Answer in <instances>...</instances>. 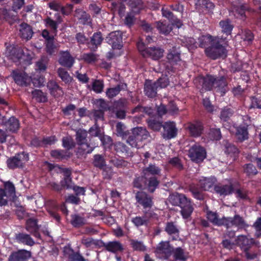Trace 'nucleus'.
I'll list each match as a JSON object with an SVG mask.
<instances>
[{"label": "nucleus", "instance_id": "f257e3e1", "mask_svg": "<svg viewBox=\"0 0 261 261\" xmlns=\"http://www.w3.org/2000/svg\"><path fill=\"white\" fill-rule=\"evenodd\" d=\"M216 181L215 177H202L199 179L197 184H191L189 186V190L195 198L203 200L204 199L203 191L209 190L214 186Z\"/></svg>", "mask_w": 261, "mask_h": 261}, {"label": "nucleus", "instance_id": "f03ea898", "mask_svg": "<svg viewBox=\"0 0 261 261\" xmlns=\"http://www.w3.org/2000/svg\"><path fill=\"white\" fill-rule=\"evenodd\" d=\"M88 132L80 128L76 131L75 140L78 145L76 154L78 156H83L91 153L96 146L89 143L87 140Z\"/></svg>", "mask_w": 261, "mask_h": 261}, {"label": "nucleus", "instance_id": "7ed1b4c3", "mask_svg": "<svg viewBox=\"0 0 261 261\" xmlns=\"http://www.w3.org/2000/svg\"><path fill=\"white\" fill-rule=\"evenodd\" d=\"M222 38L217 37L207 47L205 48L207 57L215 60L219 58H224L227 56V50L224 46L221 44Z\"/></svg>", "mask_w": 261, "mask_h": 261}, {"label": "nucleus", "instance_id": "20e7f679", "mask_svg": "<svg viewBox=\"0 0 261 261\" xmlns=\"http://www.w3.org/2000/svg\"><path fill=\"white\" fill-rule=\"evenodd\" d=\"M188 156L193 162L199 163L206 158V151L203 147L195 144L189 148Z\"/></svg>", "mask_w": 261, "mask_h": 261}, {"label": "nucleus", "instance_id": "39448f33", "mask_svg": "<svg viewBox=\"0 0 261 261\" xmlns=\"http://www.w3.org/2000/svg\"><path fill=\"white\" fill-rule=\"evenodd\" d=\"M29 160L28 154L22 152L16 154L15 156L8 158L7 160V167L10 169L22 168Z\"/></svg>", "mask_w": 261, "mask_h": 261}, {"label": "nucleus", "instance_id": "423d86ee", "mask_svg": "<svg viewBox=\"0 0 261 261\" xmlns=\"http://www.w3.org/2000/svg\"><path fill=\"white\" fill-rule=\"evenodd\" d=\"M173 248L169 241H162L155 247L154 253L156 256L162 259H168L172 254Z\"/></svg>", "mask_w": 261, "mask_h": 261}, {"label": "nucleus", "instance_id": "0eeeda50", "mask_svg": "<svg viewBox=\"0 0 261 261\" xmlns=\"http://www.w3.org/2000/svg\"><path fill=\"white\" fill-rule=\"evenodd\" d=\"M137 203L144 210H151L153 205V197L144 191H138L135 195Z\"/></svg>", "mask_w": 261, "mask_h": 261}, {"label": "nucleus", "instance_id": "6e6552de", "mask_svg": "<svg viewBox=\"0 0 261 261\" xmlns=\"http://www.w3.org/2000/svg\"><path fill=\"white\" fill-rule=\"evenodd\" d=\"M157 217V215L152 210H144L143 216H136L132 220V223L137 227L147 226L151 219Z\"/></svg>", "mask_w": 261, "mask_h": 261}, {"label": "nucleus", "instance_id": "1a4fd4ad", "mask_svg": "<svg viewBox=\"0 0 261 261\" xmlns=\"http://www.w3.org/2000/svg\"><path fill=\"white\" fill-rule=\"evenodd\" d=\"M236 245L239 246L245 252L248 258L253 259L255 255L250 256L247 252L249 249L254 243V241L252 238H249L248 237L244 235L239 236L235 240Z\"/></svg>", "mask_w": 261, "mask_h": 261}, {"label": "nucleus", "instance_id": "9d476101", "mask_svg": "<svg viewBox=\"0 0 261 261\" xmlns=\"http://www.w3.org/2000/svg\"><path fill=\"white\" fill-rule=\"evenodd\" d=\"M106 40L114 49H120L123 46L122 34L119 31L111 32L106 37Z\"/></svg>", "mask_w": 261, "mask_h": 261}, {"label": "nucleus", "instance_id": "9b49d317", "mask_svg": "<svg viewBox=\"0 0 261 261\" xmlns=\"http://www.w3.org/2000/svg\"><path fill=\"white\" fill-rule=\"evenodd\" d=\"M232 226L239 229L245 228L248 226L244 219L239 215H235L233 217H225L224 226L228 229Z\"/></svg>", "mask_w": 261, "mask_h": 261}, {"label": "nucleus", "instance_id": "f8f14e48", "mask_svg": "<svg viewBox=\"0 0 261 261\" xmlns=\"http://www.w3.org/2000/svg\"><path fill=\"white\" fill-rule=\"evenodd\" d=\"M181 196L180 203L178 205L181 209V214L183 218L188 219L191 216L194 208L190 199L183 194Z\"/></svg>", "mask_w": 261, "mask_h": 261}, {"label": "nucleus", "instance_id": "ddd939ff", "mask_svg": "<svg viewBox=\"0 0 261 261\" xmlns=\"http://www.w3.org/2000/svg\"><path fill=\"white\" fill-rule=\"evenodd\" d=\"M12 48L11 51L9 53L10 56H12L15 57L18 60H23L24 61L27 60L28 62H30L32 57L29 53V50L25 48V51L21 47H14L10 46L9 48L7 47V50L8 49Z\"/></svg>", "mask_w": 261, "mask_h": 261}, {"label": "nucleus", "instance_id": "4468645a", "mask_svg": "<svg viewBox=\"0 0 261 261\" xmlns=\"http://www.w3.org/2000/svg\"><path fill=\"white\" fill-rule=\"evenodd\" d=\"M162 137L165 139H171L177 135V129L173 122H166L163 125Z\"/></svg>", "mask_w": 261, "mask_h": 261}, {"label": "nucleus", "instance_id": "2eb2a0df", "mask_svg": "<svg viewBox=\"0 0 261 261\" xmlns=\"http://www.w3.org/2000/svg\"><path fill=\"white\" fill-rule=\"evenodd\" d=\"M31 256V251L21 249L13 252L9 256L8 261H27Z\"/></svg>", "mask_w": 261, "mask_h": 261}, {"label": "nucleus", "instance_id": "dca6fc26", "mask_svg": "<svg viewBox=\"0 0 261 261\" xmlns=\"http://www.w3.org/2000/svg\"><path fill=\"white\" fill-rule=\"evenodd\" d=\"M187 128L190 136L196 138L202 135L204 127L201 122L196 121L194 123H189Z\"/></svg>", "mask_w": 261, "mask_h": 261}, {"label": "nucleus", "instance_id": "f3484780", "mask_svg": "<svg viewBox=\"0 0 261 261\" xmlns=\"http://www.w3.org/2000/svg\"><path fill=\"white\" fill-rule=\"evenodd\" d=\"M214 88L216 90L217 92H220L221 95H223L228 91V84L224 76H215Z\"/></svg>", "mask_w": 261, "mask_h": 261}, {"label": "nucleus", "instance_id": "a211bd4d", "mask_svg": "<svg viewBox=\"0 0 261 261\" xmlns=\"http://www.w3.org/2000/svg\"><path fill=\"white\" fill-rule=\"evenodd\" d=\"M60 57L58 60L59 64L67 68H71L74 62L73 58L67 51H62L60 53Z\"/></svg>", "mask_w": 261, "mask_h": 261}, {"label": "nucleus", "instance_id": "6ab92c4d", "mask_svg": "<svg viewBox=\"0 0 261 261\" xmlns=\"http://www.w3.org/2000/svg\"><path fill=\"white\" fill-rule=\"evenodd\" d=\"M13 77L15 83L21 86H27L31 82V77L25 72H13Z\"/></svg>", "mask_w": 261, "mask_h": 261}, {"label": "nucleus", "instance_id": "aec40b11", "mask_svg": "<svg viewBox=\"0 0 261 261\" xmlns=\"http://www.w3.org/2000/svg\"><path fill=\"white\" fill-rule=\"evenodd\" d=\"M165 231L172 237V240H176L179 238V230L177 224L173 222H168L166 223Z\"/></svg>", "mask_w": 261, "mask_h": 261}, {"label": "nucleus", "instance_id": "412c9836", "mask_svg": "<svg viewBox=\"0 0 261 261\" xmlns=\"http://www.w3.org/2000/svg\"><path fill=\"white\" fill-rule=\"evenodd\" d=\"M214 190L220 195H227L232 192L233 187L231 183L228 184L219 183L214 186Z\"/></svg>", "mask_w": 261, "mask_h": 261}, {"label": "nucleus", "instance_id": "4be33fe9", "mask_svg": "<svg viewBox=\"0 0 261 261\" xmlns=\"http://www.w3.org/2000/svg\"><path fill=\"white\" fill-rule=\"evenodd\" d=\"M144 57H149L153 60H157L163 56V50L159 47H148L144 53Z\"/></svg>", "mask_w": 261, "mask_h": 261}, {"label": "nucleus", "instance_id": "5701e85b", "mask_svg": "<svg viewBox=\"0 0 261 261\" xmlns=\"http://www.w3.org/2000/svg\"><path fill=\"white\" fill-rule=\"evenodd\" d=\"M180 55V53L178 49L173 46L169 50V52L167 55V58L170 63L173 65H176L181 61Z\"/></svg>", "mask_w": 261, "mask_h": 261}, {"label": "nucleus", "instance_id": "b1692460", "mask_svg": "<svg viewBox=\"0 0 261 261\" xmlns=\"http://www.w3.org/2000/svg\"><path fill=\"white\" fill-rule=\"evenodd\" d=\"M103 40L102 34L100 32L94 33L91 37L90 41L88 43V47L92 51H95Z\"/></svg>", "mask_w": 261, "mask_h": 261}, {"label": "nucleus", "instance_id": "393cba45", "mask_svg": "<svg viewBox=\"0 0 261 261\" xmlns=\"http://www.w3.org/2000/svg\"><path fill=\"white\" fill-rule=\"evenodd\" d=\"M25 229L35 237L39 238L40 234L38 232L39 227L37 225L36 219L30 218L26 222Z\"/></svg>", "mask_w": 261, "mask_h": 261}, {"label": "nucleus", "instance_id": "a878e982", "mask_svg": "<svg viewBox=\"0 0 261 261\" xmlns=\"http://www.w3.org/2000/svg\"><path fill=\"white\" fill-rule=\"evenodd\" d=\"M47 87L49 90L50 94L55 97H58L64 94L62 88L54 81H49L47 83Z\"/></svg>", "mask_w": 261, "mask_h": 261}, {"label": "nucleus", "instance_id": "bb28decb", "mask_svg": "<svg viewBox=\"0 0 261 261\" xmlns=\"http://www.w3.org/2000/svg\"><path fill=\"white\" fill-rule=\"evenodd\" d=\"M127 88V85L125 83H120L115 87L110 88L107 89L106 93L109 98H113L116 96L122 90H125Z\"/></svg>", "mask_w": 261, "mask_h": 261}, {"label": "nucleus", "instance_id": "cd10ccee", "mask_svg": "<svg viewBox=\"0 0 261 261\" xmlns=\"http://www.w3.org/2000/svg\"><path fill=\"white\" fill-rule=\"evenodd\" d=\"M250 8L247 5H242L240 7L234 6L230 10V15H233L236 18H243L245 17V12L250 11Z\"/></svg>", "mask_w": 261, "mask_h": 261}, {"label": "nucleus", "instance_id": "c85d7f7f", "mask_svg": "<svg viewBox=\"0 0 261 261\" xmlns=\"http://www.w3.org/2000/svg\"><path fill=\"white\" fill-rule=\"evenodd\" d=\"M142 173L147 177L151 176L160 177L161 169L155 165L150 164L148 167L143 169Z\"/></svg>", "mask_w": 261, "mask_h": 261}, {"label": "nucleus", "instance_id": "c756f323", "mask_svg": "<svg viewBox=\"0 0 261 261\" xmlns=\"http://www.w3.org/2000/svg\"><path fill=\"white\" fill-rule=\"evenodd\" d=\"M74 17L77 18L79 21L85 24L90 22V15L82 9H76L74 12Z\"/></svg>", "mask_w": 261, "mask_h": 261}, {"label": "nucleus", "instance_id": "7c9ffc66", "mask_svg": "<svg viewBox=\"0 0 261 261\" xmlns=\"http://www.w3.org/2000/svg\"><path fill=\"white\" fill-rule=\"evenodd\" d=\"M15 239L19 243H22L30 246H32L35 244V242L30 235L23 232L16 233Z\"/></svg>", "mask_w": 261, "mask_h": 261}, {"label": "nucleus", "instance_id": "2f4dec72", "mask_svg": "<svg viewBox=\"0 0 261 261\" xmlns=\"http://www.w3.org/2000/svg\"><path fill=\"white\" fill-rule=\"evenodd\" d=\"M4 187L2 190L5 191L6 196L12 201L14 200L16 196L15 187L14 185L10 181L4 182Z\"/></svg>", "mask_w": 261, "mask_h": 261}, {"label": "nucleus", "instance_id": "473e14b6", "mask_svg": "<svg viewBox=\"0 0 261 261\" xmlns=\"http://www.w3.org/2000/svg\"><path fill=\"white\" fill-rule=\"evenodd\" d=\"M159 177L158 176L147 177L145 188L149 193H153L159 187L160 182Z\"/></svg>", "mask_w": 261, "mask_h": 261}, {"label": "nucleus", "instance_id": "72a5a7b5", "mask_svg": "<svg viewBox=\"0 0 261 261\" xmlns=\"http://www.w3.org/2000/svg\"><path fill=\"white\" fill-rule=\"evenodd\" d=\"M158 86L152 83L150 81H146L144 84V92L146 96L150 98H153L157 94Z\"/></svg>", "mask_w": 261, "mask_h": 261}, {"label": "nucleus", "instance_id": "f704fd0d", "mask_svg": "<svg viewBox=\"0 0 261 261\" xmlns=\"http://www.w3.org/2000/svg\"><path fill=\"white\" fill-rule=\"evenodd\" d=\"M48 188L51 189L58 193H61V192L65 189H70L72 188L71 185L67 184L66 180H61L60 184H58L54 181H50L47 185Z\"/></svg>", "mask_w": 261, "mask_h": 261}, {"label": "nucleus", "instance_id": "c9c22d12", "mask_svg": "<svg viewBox=\"0 0 261 261\" xmlns=\"http://www.w3.org/2000/svg\"><path fill=\"white\" fill-rule=\"evenodd\" d=\"M5 126L7 130L16 133L20 128V123L16 117L12 116L8 119Z\"/></svg>", "mask_w": 261, "mask_h": 261}, {"label": "nucleus", "instance_id": "e433bc0d", "mask_svg": "<svg viewBox=\"0 0 261 261\" xmlns=\"http://www.w3.org/2000/svg\"><path fill=\"white\" fill-rule=\"evenodd\" d=\"M199 82L202 83V89L203 90H211L214 88L215 76L207 75L205 77L200 78Z\"/></svg>", "mask_w": 261, "mask_h": 261}, {"label": "nucleus", "instance_id": "4c0bfd02", "mask_svg": "<svg viewBox=\"0 0 261 261\" xmlns=\"http://www.w3.org/2000/svg\"><path fill=\"white\" fill-rule=\"evenodd\" d=\"M247 126L240 125L237 127L236 133V137L237 141L242 142L249 138Z\"/></svg>", "mask_w": 261, "mask_h": 261}, {"label": "nucleus", "instance_id": "58836bf2", "mask_svg": "<svg viewBox=\"0 0 261 261\" xmlns=\"http://www.w3.org/2000/svg\"><path fill=\"white\" fill-rule=\"evenodd\" d=\"M20 35L22 38L29 40L33 34L32 27L26 23H22L20 25Z\"/></svg>", "mask_w": 261, "mask_h": 261}, {"label": "nucleus", "instance_id": "ea45409f", "mask_svg": "<svg viewBox=\"0 0 261 261\" xmlns=\"http://www.w3.org/2000/svg\"><path fill=\"white\" fill-rule=\"evenodd\" d=\"M206 216L208 220L213 224L218 226H224L225 217H223L222 218H218V214L212 211H208Z\"/></svg>", "mask_w": 261, "mask_h": 261}, {"label": "nucleus", "instance_id": "a19ab883", "mask_svg": "<svg viewBox=\"0 0 261 261\" xmlns=\"http://www.w3.org/2000/svg\"><path fill=\"white\" fill-rule=\"evenodd\" d=\"M103 246L106 248L107 250L113 253L122 251L123 250V248L121 244L117 241L103 243Z\"/></svg>", "mask_w": 261, "mask_h": 261}, {"label": "nucleus", "instance_id": "79ce46f5", "mask_svg": "<svg viewBox=\"0 0 261 261\" xmlns=\"http://www.w3.org/2000/svg\"><path fill=\"white\" fill-rule=\"evenodd\" d=\"M217 37H214L210 35H203L198 38V45L200 47H207L208 45H210L213 42V40Z\"/></svg>", "mask_w": 261, "mask_h": 261}, {"label": "nucleus", "instance_id": "37998d69", "mask_svg": "<svg viewBox=\"0 0 261 261\" xmlns=\"http://www.w3.org/2000/svg\"><path fill=\"white\" fill-rule=\"evenodd\" d=\"M116 135L122 139H126L130 134L129 132L126 130V126L121 122H119L116 124Z\"/></svg>", "mask_w": 261, "mask_h": 261}, {"label": "nucleus", "instance_id": "c03bdc74", "mask_svg": "<svg viewBox=\"0 0 261 261\" xmlns=\"http://www.w3.org/2000/svg\"><path fill=\"white\" fill-rule=\"evenodd\" d=\"M172 254L175 260L186 261L188 258V254L181 247L173 249Z\"/></svg>", "mask_w": 261, "mask_h": 261}, {"label": "nucleus", "instance_id": "a18cd8bd", "mask_svg": "<svg viewBox=\"0 0 261 261\" xmlns=\"http://www.w3.org/2000/svg\"><path fill=\"white\" fill-rule=\"evenodd\" d=\"M147 123L148 127L154 132H159L162 127H163L164 124L162 122L156 118H150L147 120Z\"/></svg>", "mask_w": 261, "mask_h": 261}, {"label": "nucleus", "instance_id": "49530a36", "mask_svg": "<svg viewBox=\"0 0 261 261\" xmlns=\"http://www.w3.org/2000/svg\"><path fill=\"white\" fill-rule=\"evenodd\" d=\"M146 178L144 175L142 173V175L136 177L133 182L134 187L142 190L145 188Z\"/></svg>", "mask_w": 261, "mask_h": 261}, {"label": "nucleus", "instance_id": "de8ad7c7", "mask_svg": "<svg viewBox=\"0 0 261 261\" xmlns=\"http://www.w3.org/2000/svg\"><path fill=\"white\" fill-rule=\"evenodd\" d=\"M219 25L223 33L226 34V35H230L231 34L233 26L231 24L230 20H221L219 22Z\"/></svg>", "mask_w": 261, "mask_h": 261}, {"label": "nucleus", "instance_id": "09e8293b", "mask_svg": "<svg viewBox=\"0 0 261 261\" xmlns=\"http://www.w3.org/2000/svg\"><path fill=\"white\" fill-rule=\"evenodd\" d=\"M58 76L61 79L63 82L66 84H69L71 82L72 78L70 76L67 71L63 68H59L57 70Z\"/></svg>", "mask_w": 261, "mask_h": 261}, {"label": "nucleus", "instance_id": "8fccbe9b", "mask_svg": "<svg viewBox=\"0 0 261 261\" xmlns=\"http://www.w3.org/2000/svg\"><path fill=\"white\" fill-rule=\"evenodd\" d=\"M242 167L244 173L248 176H254L258 173L256 167L251 163L246 164Z\"/></svg>", "mask_w": 261, "mask_h": 261}, {"label": "nucleus", "instance_id": "3c124183", "mask_svg": "<svg viewBox=\"0 0 261 261\" xmlns=\"http://www.w3.org/2000/svg\"><path fill=\"white\" fill-rule=\"evenodd\" d=\"M225 152L228 154L236 155L239 153V149L233 144L227 141H224Z\"/></svg>", "mask_w": 261, "mask_h": 261}, {"label": "nucleus", "instance_id": "603ef678", "mask_svg": "<svg viewBox=\"0 0 261 261\" xmlns=\"http://www.w3.org/2000/svg\"><path fill=\"white\" fill-rule=\"evenodd\" d=\"M93 164L94 166L100 169L106 166V161L104 156L101 154H95L93 156Z\"/></svg>", "mask_w": 261, "mask_h": 261}, {"label": "nucleus", "instance_id": "864d4df0", "mask_svg": "<svg viewBox=\"0 0 261 261\" xmlns=\"http://www.w3.org/2000/svg\"><path fill=\"white\" fill-rule=\"evenodd\" d=\"M110 8L114 13L118 12L120 17H122L125 11V6L124 4L122 3L117 4L115 2H113L111 4Z\"/></svg>", "mask_w": 261, "mask_h": 261}, {"label": "nucleus", "instance_id": "5fc2aeb1", "mask_svg": "<svg viewBox=\"0 0 261 261\" xmlns=\"http://www.w3.org/2000/svg\"><path fill=\"white\" fill-rule=\"evenodd\" d=\"M48 58L45 56H42L36 63L37 69L40 71H44L46 69L48 62Z\"/></svg>", "mask_w": 261, "mask_h": 261}, {"label": "nucleus", "instance_id": "6e6d98bb", "mask_svg": "<svg viewBox=\"0 0 261 261\" xmlns=\"http://www.w3.org/2000/svg\"><path fill=\"white\" fill-rule=\"evenodd\" d=\"M110 163L118 168H124L127 167L128 162L122 159H118L114 157L111 159Z\"/></svg>", "mask_w": 261, "mask_h": 261}, {"label": "nucleus", "instance_id": "4d7b16f0", "mask_svg": "<svg viewBox=\"0 0 261 261\" xmlns=\"http://www.w3.org/2000/svg\"><path fill=\"white\" fill-rule=\"evenodd\" d=\"M46 51L50 55H53L56 51V46L54 44V37H48L46 43Z\"/></svg>", "mask_w": 261, "mask_h": 261}, {"label": "nucleus", "instance_id": "13d9d810", "mask_svg": "<svg viewBox=\"0 0 261 261\" xmlns=\"http://www.w3.org/2000/svg\"><path fill=\"white\" fill-rule=\"evenodd\" d=\"M208 138L212 140H219L222 137L221 133L219 128H211L208 133Z\"/></svg>", "mask_w": 261, "mask_h": 261}, {"label": "nucleus", "instance_id": "bf43d9fd", "mask_svg": "<svg viewBox=\"0 0 261 261\" xmlns=\"http://www.w3.org/2000/svg\"><path fill=\"white\" fill-rule=\"evenodd\" d=\"M130 243L131 247L134 250L145 251L146 250V247L142 241L132 239L130 240Z\"/></svg>", "mask_w": 261, "mask_h": 261}, {"label": "nucleus", "instance_id": "052dcab7", "mask_svg": "<svg viewBox=\"0 0 261 261\" xmlns=\"http://www.w3.org/2000/svg\"><path fill=\"white\" fill-rule=\"evenodd\" d=\"M128 4L135 13H138L143 7L141 0H129Z\"/></svg>", "mask_w": 261, "mask_h": 261}, {"label": "nucleus", "instance_id": "680f3d73", "mask_svg": "<svg viewBox=\"0 0 261 261\" xmlns=\"http://www.w3.org/2000/svg\"><path fill=\"white\" fill-rule=\"evenodd\" d=\"M63 146L67 150H70L74 147L75 143L70 136L63 137L62 140Z\"/></svg>", "mask_w": 261, "mask_h": 261}, {"label": "nucleus", "instance_id": "e2e57ef3", "mask_svg": "<svg viewBox=\"0 0 261 261\" xmlns=\"http://www.w3.org/2000/svg\"><path fill=\"white\" fill-rule=\"evenodd\" d=\"M71 223L73 226L79 227L85 224V219L78 215H73L71 216Z\"/></svg>", "mask_w": 261, "mask_h": 261}, {"label": "nucleus", "instance_id": "0e129e2a", "mask_svg": "<svg viewBox=\"0 0 261 261\" xmlns=\"http://www.w3.org/2000/svg\"><path fill=\"white\" fill-rule=\"evenodd\" d=\"M88 133L90 134L91 137H97L99 138L103 133L96 122H95L94 125L89 128Z\"/></svg>", "mask_w": 261, "mask_h": 261}, {"label": "nucleus", "instance_id": "69168bd1", "mask_svg": "<svg viewBox=\"0 0 261 261\" xmlns=\"http://www.w3.org/2000/svg\"><path fill=\"white\" fill-rule=\"evenodd\" d=\"M94 104L97 110L105 112L109 109L108 104L103 99H96Z\"/></svg>", "mask_w": 261, "mask_h": 261}, {"label": "nucleus", "instance_id": "338daca9", "mask_svg": "<svg viewBox=\"0 0 261 261\" xmlns=\"http://www.w3.org/2000/svg\"><path fill=\"white\" fill-rule=\"evenodd\" d=\"M98 56L92 53L84 54L82 56V59L87 63H94L97 60Z\"/></svg>", "mask_w": 261, "mask_h": 261}, {"label": "nucleus", "instance_id": "774afa93", "mask_svg": "<svg viewBox=\"0 0 261 261\" xmlns=\"http://www.w3.org/2000/svg\"><path fill=\"white\" fill-rule=\"evenodd\" d=\"M198 4L202 8L207 11L211 10L215 7L214 4L210 0H198Z\"/></svg>", "mask_w": 261, "mask_h": 261}]
</instances>
